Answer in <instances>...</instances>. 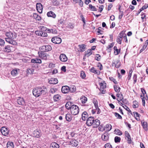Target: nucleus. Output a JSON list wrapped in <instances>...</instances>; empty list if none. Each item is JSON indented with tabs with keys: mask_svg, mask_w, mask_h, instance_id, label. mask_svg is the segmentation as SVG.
I'll list each match as a JSON object with an SVG mask.
<instances>
[{
	"mask_svg": "<svg viewBox=\"0 0 148 148\" xmlns=\"http://www.w3.org/2000/svg\"><path fill=\"white\" fill-rule=\"evenodd\" d=\"M100 122L99 120L98 119L95 120L94 118L93 117H89L87 120L86 124L89 126L92 125H93L94 127H97L100 124Z\"/></svg>",
	"mask_w": 148,
	"mask_h": 148,
	"instance_id": "obj_1",
	"label": "nucleus"
},
{
	"mask_svg": "<svg viewBox=\"0 0 148 148\" xmlns=\"http://www.w3.org/2000/svg\"><path fill=\"white\" fill-rule=\"evenodd\" d=\"M7 38H5V40L7 42L13 45H15L16 42L13 40L15 38L14 33L11 32H8L5 33Z\"/></svg>",
	"mask_w": 148,
	"mask_h": 148,
	"instance_id": "obj_2",
	"label": "nucleus"
},
{
	"mask_svg": "<svg viewBox=\"0 0 148 148\" xmlns=\"http://www.w3.org/2000/svg\"><path fill=\"white\" fill-rule=\"evenodd\" d=\"M46 89L44 87H38L34 89L33 90V95L36 97H38L42 94H44L46 92Z\"/></svg>",
	"mask_w": 148,
	"mask_h": 148,
	"instance_id": "obj_3",
	"label": "nucleus"
},
{
	"mask_svg": "<svg viewBox=\"0 0 148 148\" xmlns=\"http://www.w3.org/2000/svg\"><path fill=\"white\" fill-rule=\"evenodd\" d=\"M71 112L73 115L77 114L79 112V108L77 105H73L70 110Z\"/></svg>",
	"mask_w": 148,
	"mask_h": 148,
	"instance_id": "obj_4",
	"label": "nucleus"
},
{
	"mask_svg": "<svg viewBox=\"0 0 148 148\" xmlns=\"http://www.w3.org/2000/svg\"><path fill=\"white\" fill-rule=\"evenodd\" d=\"M39 57L41 58L42 59L45 60H46L47 58H49V55L44 53L43 52H38V53Z\"/></svg>",
	"mask_w": 148,
	"mask_h": 148,
	"instance_id": "obj_5",
	"label": "nucleus"
},
{
	"mask_svg": "<svg viewBox=\"0 0 148 148\" xmlns=\"http://www.w3.org/2000/svg\"><path fill=\"white\" fill-rule=\"evenodd\" d=\"M51 41L55 44H60L62 42L61 38L57 36L53 37L51 40Z\"/></svg>",
	"mask_w": 148,
	"mask_h": 148,
	"instance_id": "obj_6",
	"label": "nucleus"
},
{
	"mask_svg": "<svg viewBox=\"0 0 148 148\" xmlns=\"http://www.w3.org/2000/svg\"><path fill=\"white\" fill-rule=\"evenodd\" d=\"M1 132L2 134L4 136H7L9 134L8 130L5 127H2L1 129Z\"/></svg>",
	"mask_w": 148,
	"mask_h": 148,
	"instance_id": "obj_7",
	"label": "nucleus"
},
{
	"mask_svg": "<svg viewBox=\"0 0 148 148\" xmlns=\"http://www.w3.org/2000/svg\"><path fill=\"white\" fill-rule=\"evenodd\" d=\"M41 49L42 51L47 52L51 51L52 48L50 45H44L42 47Z\"/></svg>",
	"mask_w": 148,
	"mask_h": 148,
	"instance_id": "obj_8",
	"label": "nucleus"
},
{
	"mask_svg": "<svg viewBox=\"0 0 148 148\" xmlns=\"http://www.w3.org/2000/svg\"><path fill=\"white\" fill-rule=\"evenodd\" d=\"M35 67H32L31 68H28L27 69V73L28 74H32L36 73L37 71L34 69Z\"/></svg>",
	"mask_w": 148,
	"mask_h": 148,
	"instance_id": "obj_9",
	"label": "nucleus"
},
{
	"mask_svg": "<svg viewBox=\"0 0 148 148\" xmlns=\"http://www.w3.org/2000/svg\"><path fill=\"white\" fill-rule=\"evenodd\" d=\"M43 6L40 3H37L36 4V9L37 11L40 13L42 12Z\"/></svg>",
	"mask_w": 148,
	"mask_h": 148,
	"instance_id": "obj_10",
	"label": "nucleus"
},
{
	"mask_svg": "<svg viewBox=\"0 0 148 148\" xmlns=\"http://www.w3.org/2000/svg\"><path fill=\"white\" fill-rule=\"evenodd\" d=\"M109 134L107 132L103 133L101 136L102 140L104 141H106L108 140Z\"/></svg>",
	"mask_w": 148,
	"mask_h": 148,
	"instance_id": "obj_11",
	"label": "nucleus"
},
{
	"mask_svg": "<svg viewBox=\"0 0 148 148\" xmlns=\"http://www.w3.org/2000/svg\"><path fill=\"white\" fill-rule=\"evenodd\" d=\"M60 60L63 62H65L67 60V58L66 55L64 54H62L59 56Z\"/></svg>",
	"mask_w": 148,
	"mask_h": 148,
	"instance_id": "obj_12",
	"label": "nucleus"
},
{
	"mask_svg": "<svg viewBox=\"0 0 148 148\" xmlns=\"http://www.w3.org/2000/svg\"><path fill=\"white\" fill-rule=\"evenodd\" d=\"M125 136L127 138L128 143L129 144H131L132 143V140L131 138V136L127 131H125Z\"/></svg>",
	"mask_w": 148,
	"mask_h": 148,
	"instance_id": "obj_13",
	"label": "nucleus"
},
{
	"mask_svg": "<svg viewBox=\"0 0 148 148\" xmlns=\"http://www.w3.org/2000/svg\"><path fill=\"white\" fill-rule=\"evenodd\" d=\"M69 88L67 86H64L62 87L61 90L64 93H67L69 91Z\"/></svg>",
	"mask_w": 148,
	"mask_h": 148,
	"instance_id": "obj_14",
	"label": "nucleus"
},
{
	"mask_svg": "<svg viewBox=\"0 0 148 148\" xmlns=\"http://www.w3.org/2000/svg\"><path fill=\"white\" fill-rule=\"evenodd\" d=\"M58 82V79L55 78H51L49 80V82L51 84H56Z\"/></svg>",
	"mask_w": 148,
	"mask_h": 148,
	"instance_id": "obj_15",
	"label": "nucleus"
},
{
	"mask_svg": "<svg viewBox=\"0 0 148 148\" xmlns=\"http://www.w3.org/2000/svg\"><path fill=\"white\" fill-rule=\"evenodd\" d=\"M17 103L20 105H24L25 104V102L23 98L18 97L17 99Z\"/></svg>",
	"mask_w": 148,
	"mask_h": 148,
	"instance_id": "obj_16",
	"label": "nucleus"
},
{
	"mask_svg": "<svg viewBox=\"0 0 148 148\" xmlns=\"http://www.w3.org/2000/svg\"><path fill=\"white\" fill-rule=\"evenodd\" d=\"M69 145L73 147H76L78 145V142L75 140H72L69 143Z\"/></svg>",
	"mask_w": 148,
	"mask_h": 148,
	"instance_id": "obj_17",
	"label": "nucleus"
},
{
	"mask_svg": "<svg viewBox=\"0 0 148 148\" xmlns=\"http://www.w3.org/2000/svg\"><path fill=\"white\" fill-rule=\"evenodd\" d=\"M19 71L18 69H15L12 70L11 71V74L13 76H16L18 74Z\"/></svg>",
	"mask_w": 148,
	"mask_h": 148,
	"instance_id": "obj_18",
	"label": "nucleus"
},
{
	"mask_svg": "<svg viewBox=\"0 0 148 148\" xmlns=\"http://www.w3.org/2000/svg\"><path fill=\"white\" fill-rule=\"evenodd\" d=\"M33 135L35 137L38 138L41 136V134L40 131L36 130L33 132Z\"/></svg>",
	"mask_w": 148,
	"mask_h": 148,
	"instance_id": "obj_19",
	"label": "nucleus"
},
{
	"mask_svg": "<svg viewBox=\"0 0 148 148\" xmlns=\"http://www.w3.org/2000/svg\"><path fill=\"white\" fill-rule=\"evenodd\" d=\"M119 61L118 60H114L112 63V66H114L116 68H119L120 66V65L119 64Z\"/></svg>",
	"mask_w": 148,
	"mask_h": 148,
	"instance_id": "obj_20",
	"label": "nucleus"
},
{
	"mask_svg": "<svg viewBox=\"0 0 148 148\" xmlns=\"http://www.w3.org/2000/svg\"><path fill=\"white\" fill-rule=\"evenodd\" d=\"M79 48V50L78 51L80 52H83L86 50V45L84 44L79 45L78 46Z\"/></svg>",
	"mask_w": 148,
	"mask_h": 148,
	"instance_id": "obj_21",
	"label": "nucleus"
},
{
	"mask_svg": "<svg viewBox=\"0 0 148 148\" xmlns=\"http://www.w3.org/2000/svg\"><path fill=\"white\" fill-rule=\"evenodd\" d=\"M73 105H74L73 104V103L70 101H69L66 104L65 107L67 109L69 110L70 109L71 110V108L72 107Z\"/></svg>",
	"mask_w": 148,
	"mask_h": 148,
	"instance_id": "obj_22",
	"label": "nucleus"
},
{
	"mask_svg": "<svg viewBox=\"0 0 148 148\" xmlns=\"http://www.w3.org/2000/svg\"><path fill=\"white\" fill-rule=\"evenodd\" d=\"M47 15L48 17H52L53 18H56V15L52 11H50L47 13Z\"/></svg>",
	"mask_w": 148,
	"mask_h": 148,
	"instance_id": "obj_23",
	"label": "nucleus"
},
{
	"mask_svg": "<svg viewBox=\"0 0 148 148\" xmlns=\"http://www.w3.org/2000/svg\"><path fill=\"white\" fill-rule=\"evenodd\" d=\"M82 120L85 121L88 117V114L86 112H84L82 113Z\"/></svg>",
	"mask_w": 148,
	"mask_h": 148,
	"instance_id": "obj_24",
	"label": "nucleus"
},
{
	"mask_svg": "<svg viewBox=\"0 0 148 148\" xmlns=\"http://www.w3.org/2000/svg\"><path fill=\"white\" fill-rule=\"evenodd\" d=\"M31 62L33 63H41L42 62L40 59L36 58L32 59L31 60Z\"/></svg>",
	"mask_w": 148,
	"mask_h": 148,
	"instance_id": "obj_25",
	"label": "nucleus"
},
{
	"mask_svg": "<svg viewBox=\"0 0 148 148\" xmlns=\"http://www.w3.org/2000/svg\"><path fill=\"white\" fill-rule=\"evenodd\" d=\"M59 145L55 142L52 143L50 145V148H59Z\"/></svg>",
	"mask_w": 148,
	"mask_h": 148,
	"instance_id": "obj_26",
	"label": "nucleus"
},
{
	"mask_svg": "<svg viewBox=\"0 0 148 148\" xmlns=\"http://www.w3.org/2000/svg\"><path fill=\"white\" fill-rule=\"evenodd\" d=\"M85 53V56L88 57L92 54V51L91 50L88 49L86 51Z\"/></svg>",
	"mask_w": 148,
	"mask_h": 148,
	"instance_id": "obj_27",
	"label": "nucleus"
},
{
	"mask_svg": "<svg viewBox=\"0 0 148 148\" xmlns=\"http://www.w3.org/2000/svg\"><path fill=\"white\" fill-rule=\"evenodd\" d=\"M141 123L143 128L145 129V130L147 131L148 129L147 127V122L145 121L143 122L142 121Z\"/></svg>",
	"mask_w": 148,
	"mask_h": 148,
	"instance_id": "obj_28",
	"label": "nucleus"
},
{
	"mask_svg": "<svg viewBox=\"0 0 148 148\" xmlns=\"http://www.w3.org/2000/svg\"><path fill=\"white\" fill-rule=\"evenodd\" d=\"M93 103L94 104L96 108V109L97 110H98V112H97V113H99V110H100L98 108V102L96 100L94 99L93 100Z\"/></svg>",
	"mask_w": 148,
	"mask_h": 148,
	"instance_id": "obj_29",
	"label": "nucleus"
},
{
	"mask_svg": "<svg viewBox=\"0 0 148 148\" xmlns=\"http://www.w3.org/2000/svg\"><path fill=\"white\" fill-rule=\"evenodd\" d=\"M33 17L34 19L40 21L41 20L40 16L36 13L33 14Z\"/></svg>",
	"mask_w": 148,
	"mask_h": 148,
	"instance_id": "obj_30",
	"label": "nucleus"
},
{
	"mask_svg": "<svg viewBox=\"0 0 148 148\" xmlns=\"http://www.w3.org/2000/svg\"><path fill=\"white\" fill-rule=\"evenodd\" d=\"M14 145L12 142H8L7 144V148H14Z\"/></svg>",
	"mask_w": 148,
	"mask_h": 148,
	"instance_id": "obj_31",
	"label": "nucleus"
},
{
	"mask_svg": "<svg viewBox=\"0 0 148 148\" xmlns=\"http://www.w3.org/2000/svg\"><path fill=\"white\" fill-rule=\"evenodd\" d=\"M3 50L5 52L8 53L10 52L11 51L10 47V46L8 45L6 46Z\"/></svg>",
	"mask_w": 148,
	"mask_h": 148,
	"instance_id": "obj_32",
	"label": "nucleus"
},
{
	"mask_svg": "<svg viewBox=\"0 0 148 148\" xmlns=\"http://www.w3.org/2000/svg\"><path fill=\"white\" fill-rule=\"evenodd\" d=\"M80 100L82 103L84 104L86 103L87 101V98L85 96H82L80 98Z\"/></svg>",
	"mask_w": 148,
	"mask_h": 148,
	"instance_id": "obj_33",
	"label": "nucleus"
},
{
	"mask_svg": "<svg viewBox=\"0 0 148 148\" xmlns=\"http://www.w3.org/2000/svg\"><path fill=\"white\" fill-rule=\"evenodd\" d=\"M71 115L70 114H67L65 116L66 119L67 121H70L72 119Z\"/></svg>",
	"mask_w": 148,
	"mask_h": 148,
	"instance_id": "obj_34",
	"label": "nucleus"
},
{
	"mask_svg": "<svg viewBox=\"0 0 148 148\" xmlns=\"http://www.w3.org/2000/svg\"><path fill=\"white\" fill-rule=\"evenodd\" d=\"M114 49L115 50L114 53L116 55H118L120 52V49H118L116 46H114Z\"/></svg>",
	"mask_w": 148,
	"mask_h": 148,
	"instance_id": "obj_35",
	"label": "nucleus"
},
{
	"mask_svg": "<svg viewBox=\"0 0 148 148\" xmlns=\"http://www.w3.org/2000/svg\"><path fill=\"white\" fill-rule=\"evenodd\" d=\"M61 97L58 95H55L53 97V99L55 101H57L60 99Z\"/></svg>",
	"mask_w": 148,
	"mask_h": 148,
	"instance_id": "obj_36",
	"label": "nucleus"
},
{
	"mask_svg": "<svg viewBox=\"0 0 148 148\" xmlns=\"http://www.w3.org/2000/svg\"><path fill=\"white\" fill-rule=\"evenodd\" d=\"M115 133L118 135H121L122 134V132L118 129H116L114 130Z\"/></svg>",
	"mask_w": 148,
	"mask_h": 148,
	"instance_id": "obj_37",
	"label": "nucleus"
},
{
	"mask_svg": "<svg viewBox=\"0 0 148 148\" xmlns=\"http://www.w3.org/2000/svg\"><path fill=\"white\" fill-rule=\"evenodd\" d=\"M134 116L137 120H139L140 115L137 112H133Z\"/></svg>",
	"mask_w": 148,
	"mask_h": 148,
	"instance_id": "obj_38",
	"label": "nucleus"
},
{
	"mask_svg": "<svg viewBox=\"0 0 148 148\" xmlns=\"http://www.w3.org/2000/svg\"><path fill=\"white\" fill-rule=\"evenodd\" d=\"M114 88L115 91L117 92H120V88L117 85L114 86Z\"/></svg>",
	"mask_w": 148,
	"mask_h": 148,
	"instance_id": "obj_39",
	"label": "nucleus"
},
{
	"mask_svg": "<svg viewBox=\"0 0 148 148\" xmlns=\"http://www.w3.org/2000/svg\"><path fill=\"white\" fill-rule=\"evenodd\" d=\"M99 85L100 86V88L101 89H104L106 88V84L104 83H99Z\"/></svg>",
	"mask_w": 148,
	"mask_h": 148,
	"instance_id": "obj_40",
	"label": "nucleus"
},
{
	"mask_svg": "<svg viewBox=\"0 0 148 148\" xmlns=\"http://www.w3.org/2000/svg\"><path fill=\"white\" fill-rule=\"evenodd\" d=\"M90 8L92 10L94 11H97V10L95 6H92L91 4H89V5Z\"/></svg>",
	"mask_w": 148,
	"mask_h": 148,
	"instance_id": "obj_41",
	"label": "nucleus"
},
{
	"mask_svg": "<svg viewBox=\"0 0 148 148\" xmlns=\"http://www.w3.org/2000/svg\"><path fill=\"white\" fill-rule=\"evenodd\" d=\"M134 104L132 106V107L134 108H137L138 106V102L136 101H135L133 102Z\"/></svg>",
	"mask_w": 148,
	"mask_h": 148,
	"instance_id": "obj_42",
	"label": "nucleus"
},
{
	"mask_svg": "<svg viewBox=\"0 0 148 148\" xmlns=\"http://www.w3.org/2000/svg\"><path fill=\"white\" fill-rule=\"evenodd\" d=\"M106 128L108 129L107 130V131H109L111 129L112 126L110 124H107L106 125Z\"/></svg>",
	"mask_w": 148,
	"mask_h": 148,
	"instance_id": "obj_43",
	"label": "nucleus"
},
{
	"mask_svg": "<svg viewBox=\"0 0 148 148\" xmlns=\"http://www.w3.org/2000/svg\"><path fill=\"white\" fill-rule=\"evenodd\" d=\"M126 36V35L125 34L121 33H120L119 36H118V37L123 39L124 38V37H125Z\"/></svg>",
	"mask_w": 148,
	"mask_h": 148,
	"instance_id": "obj_44",
	"label": "nucleus"
},
{
	"mask_svg": "<svg viewBox=\"0 0 148 148\" xmlns=\"http://www.w3.org/2000/svg\"><path fill=\"white\" fill-rule=\"evenodd\" d=\"M40 29H41V31H43V32H46L47 31V28L43 26H40L39 27Z\"/></svg>",
	"mask_w": 148,
	"mask_h": 148,
	"instance_id": "obj_45",
	"label": "nucleus"
},
{
	"mask_svg": "<svg viewBox=\"0 0 148 148\" xmlns=\"http://www.w3.org/2000/svg\"><path fill=\"white\" fill-rule=\"evenodd\" d=\"M121 138L118 136H116L114 138L115 142L116 143L119 142L120 141Z\"/></svg>",
	"mask_w": 148,
	"mask_h": 148,
	"instance_id": "obj_46",
	"label": "nucleus"
},
{
	"mask_svg": "<svg viewBox=\"0 0 148 148\" xmlns=\"http://www.w3.org/2000/svg\"><path fill=\"white\" fill-rule=\"evenodd\" d=\"M141 90L142 92L143 95H141V97H142L143 96H144V97H145V95H147L145 91L143 88L141 89Z\"/></svg>",
	"mask_w": 148,
	"mask_h": 148,
	"instance_id": "obj_47",
	"label": "nucleus"
},
{
	"mask_svg": "<svg viewBox=\"0 0 148 148\" xmlns=\"http://www.w3.org/2000/svg\"><path fill=\"white\" fill-rule=\"evenodd\" d=\"M58 23L62 25L64 24L65 23V21L62 18H60L58 21Z\"/></svg>",
	"mask_w": 148,
	"mask_h": 148,
	"instance_id": "obj_48",
	"label": "nucleus"
},
{
	"mask_svg": "<svg viewBox=\"0 0 148 148\" xmlns=\"http://www.w3.org/2000/svg\"><path fill=\"white\" fill-rule=\"evenodd\" d=\"M80 77L82 79H84L86 77V75L84 72L83 71H81L80 73Z\"/></svg>",
	"mask_w": 148,
	"mask_h": 148,
	"instance_id": "obj_49",
	"label": "nucleus"
},
{
	"mask_svg": "<svg viewBox=\"0 0 148 148\" xmlns=\"http://www.w3.org/2000/svg\"><path fill=\"white\" fill-rule=\"evenodd\" d=\"M41 36L43 37H46L47 36V34L46 32H43V31H41Z\"/></svg>",
	"mask_w": 148,
	"mask_h": 148,
	"instance_id": "obj_50",
	"label": "nucleus"
},
{
	"mask_svg": "<svg viewBox=\"0 0 148 148\" xmlns=\"http://www.w3.org/2000/svg\"><path fill=\"white\" fill-rule=\"evenodd\" d=\"M105 148H112V145L109 143L106 144L105 145Z\"/></svg>",
	"mask_w": 148,
	"mask_h": 148,
	"instance_id": "obj_51",
	"label": "nucleus"
},
{
	"mask_svg": "<svg viewBox=\"0 0 148 148\" xmlns=\"http://www.w3.org/2000/svg\"><path fill=\"white\" fill-rule=\"evenodd\" d=\"M147 46V45L145 43L142 49L140 50V53H141L143 52L146 49Z\"/></svg>",
	"mask_w": 148,
	"mask_h": 148,
	"instance_id": "obj_52",
	"label": "nucleus"
},
{
	"mask_svg": "<svg viewBox=\"0 0 148 148\" xmlns=\"http://www.w3.org/2000/svg\"><path fill=\"white\" fill-rule=\"evenodd\" d=\"M114 115L118 119H121L122 118V116L116 112L114 113Z\"/></svg>",
	"mask_w": 148,
	"mask_h": 148,
	"instance_id": "obj_53",
	"label": "nucleus"
},
{
	"mask_svg": "<svg viewBox=\"0 0 148 148\" xmlns=\"http://www.w3.org/2000/svg\"><path fill=\"white\" fill-rule=\"evenodd\" d=\"M122 40V39L119 38L118 36L117 38L116 41L118 43L121 44V41Z\"/></svg>",
	"mask_w": 148,
	"mask_h": 148,
	"instance_id": "obj_54",
	"label": "nucleus"
},
{
	"mask_svg": "<svg viewBox=\"0 0 148 148\" xmlns=\"http://www.w3.org/2000/svg\"><path fill=\"white\" fill-rule=\"evenodd\" d=\"M134 84H135L137 82V75L135 74L133 76Z\"/></svg>",
	"mask_w": 148,
	"mask_h": 148,
	"instance_id": "obj_55",
	"label": "nucleus"
},
{
	"mask_svg": "<svg viewBox=\"0 0 148 148\" xmlns=\"http://www.w3.org/2000/svg\"><path fill=\"white\" fill-rule=\"evenodd\" d=\"M5 44V41L3 39L0 38V46H3Z\"/></svg>",
	"mask_w": 148,
	"mask_h": 148,
	"instance_id": "obj_56",
	"label": "nucleus"
},
{
	"mask_svg": "<svg viewBox=\"0 0 148 148\" xmlns=\"http://www.w3.org/2000/svg\"><path fill=\"white\" fill-rule=\"evenodd\" d=\"M121 106L122 107L124 108L126 110H129V108L127 107L124 104H123L121 103Z\"/></svg>",
	"mask_w": 148,
	"mask_h": 148,
	"instance_id": "obj_57",
	"label": "nucleus"
},
{
	"mask_svg": "<svg viewBox=\"0 0 148 148\" xmlns=\"http://www.w3.org/2000/svg\"><path fill=\"white\" fill-rule=\"evenodd\" d=\"M109 79L110 80L112 81L115 84H117V82L114 78L112 77H110Z\"/></svg>",
	"mask_w": 148,
	"mask_h": 148,
	"instance_id": "obj_58",
	"label": "nucleus"
},
{
	"mask_svg": "<svg viewBox=\"0 0 148 148\" xmlns=\"http://www.w3.org/2000/svg\"><path fill=\"white\" fill-rule=\"evenodd\" d=\"M67 27L68 28L71 29H73L74 28V26L73 25V24L72 23H69Z\"/></svg>",
	"mask_w": 148,
	"mask_h": 148,
	"instance_id": "obj_59",
	"label": "nucleus"
},
{
	"mask_svg": "<svg viewBox=\"0 0 148 148\" xmlns=\"http://www.w3.org/2000/svg\"><path fill=\"white\" fill-rule=\"evenodd\" d=\"M141 99L142 100V103L143 105V106H145V97L144 96H143L142 97H141Z\"/></svg>",
	"mask_w": 148,
	"mask_h": 148,
	"instance_id": "obj_60",
	"label": "nucleus"
},
{
	"mask_svg": "<svg viewBox=\"0 0 148 148\" xmlns=\"http://www.w3.org/2000/svg\"><path fill=\"white\" fill-rule=\"evenodd\" d=\"M132 70H130L128 77V80H129L131 78L132 76Z\"/></svg>",
	"mask_w": 148,
	"mask_h": 148,
	"instance_id": "obj_61",
	"label": "nucleus"
},
{
	"mask_svg": "<svg viewBox=\"0 0 148 148\" xmlns=\"http://www.w3.org/2000/svg\"><path fill=\"white\" fill-rule=\"evenodd\" d=\"M55 66V64L51 63H49L48 67L49 68H51Z\"/></svg>",
	"mask_w": 148,
	"mask_h": 148,
	"instance_id": "obj_62",
	"label": "nucleus"
},
{
	"mask_svg": "<svg viewBox=\"0 0 148 148\" xmlns=\"http://www.w3.org/2000/svg\"><path fill=\"white\" fill-rule=\"evenodd\" d=\"M78 2L79 5L80 6L82 7L83 6V2L82 0H79V2L78 1Z\"/></svg>",
	"mask_w": 148,
	"mask_h": 148,
	"instance_id": "obj_63",
	"label": "nucleus"
},
{
	"mask_svg": "<svg viewBox=\"0 0 148 148\" xmlns=\"http://www.w3.org/2000/svg\"><path fill=\"white\" fill-rule=\"evenodd\" d=\"M97 56L95 57V59L96 60H97L98 61H99L101 59V56L99 54L96 55Z\"/></svg>",
	"mask_w": 148,
	"mask_h": 148,
	"instance_id": "obj_64",
	"label": "nucleus"
}]
</instances>
